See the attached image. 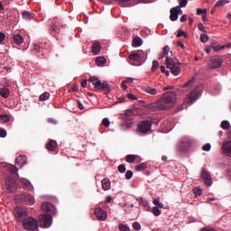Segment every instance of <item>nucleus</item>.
Instances as JSON below:
<instances>
[{"mask_svg": "<svg viewBox=\"0 0 231 231\" xmlns=\"http://www.w3.org/2000/svg\"><path fill=\"white\" fill-rule=\"evenodd\" d=\"M176 102V92L168 91L157 102L149 105L150 109H157L158 111H164L171 109Z\"/></svg>", "mask_w": 231, "mask_h": 231, "instance_id": "f257e3e1", "label": "nucleus"}, {"mask_svg": "<svg viewBox=\"0 0 231 231\" xmlns=\"http://www.w3.org/2000/svg\"><path fill=\"white\" fill-rule=\"evenodd\" d=\"M5 171H8L10 174H13V176H14V179L8 178L5 180L6 190L12 191V189L15 187V178L19 177V169H17V167H15L14 165L7 164L5 165Z\"/></svg>", "mask_w": 231, "mask_h": 231, "instance_id": "f03ea898", "label": "nucleus"}, {"mask_svg": "<svg viewBox=\"0 0 231 231\" xmlns=\"http://www.w3.org/2000/svg\"><path fill=\"white\" fill-rule=\"evenodd\" d=\"M134 115L132 110H126L124 116V122L121 125L122 129H131L134 124Z\"/></svg>", "mask_w": 231, "mask_h": 231, "instance_id": "7ed1b4c3", "label": "nucleus"}, {"mask_svg": "<svg viewBox=\"0 0 231 231\" xmlns=\"http://www.w3.org/2000/svg\"><path fill=\"white\" fill-rule=\"evenodd\" d=\"M166 67L171 70V73L172 75L178 76L180 75V71L181 70V68H180V63L174 62V60L171 58L166 57Z\"/></svg>", "mask_w": 231, "mask_h": 231, "instance_id": "20e7f679", "label": "nucleus"}, {"mask_svg": "<svg viewBox=\"0 0 231 231\" xmlns=\"http://www.w3.org/2000/svg\"><path fill=\"white\" fill-rule=\"evenodd\" d=\"M151 127H152V121L144 120L138 123L137 132L139 134H147L149 131H151Z\"/></svg>", "mask_w": 231, "mask_h": 231, "instance_id": "39448f33", "label": "nucleus"}, {"mask_svg": "<svg viewBox=\"0 0 231 231\" xmlns=\"http://www.w3.org/2000/svg\"><path fill=\"white\" fill-rule=\"evenodd\" d=\"M199 96V94L198 93V91L196 90L191 91L189 95H188V97L184 99L183 105H181L179 111H181L184 107H187L188 106H192V104L196 102V99L198 98Z\"/></svg>", "mask_w": 231, "mask_h": 231, "instance_id": "423d86ee", "label": "nucleus"}, {"mask_svg": "<svg viewBox=\"0 0 231 231\" xmlns=\"http://www.w3.org/2000/svg\"><path fill=\"white\" fill-rule=\"evenodd\" d=\"M23 226L26 230H32L35 231L39 228V225L37 224V221L35 218L29 217L23 220Z\"/></svg>", "mask_w": 231, "mask_h": 231, "instance_id": "0eeeda50", "label": "nucleus"}, {"mask_svg": "<svg viewBox=\"0 0 231 231\" xmlns=\"http://www.w3.org/2000/svg\"><path fill=\"white\" fill-rule=\"evenodd\" d=\"M39 221L42 228H50L51 226L52 217L50 214H43L39 216Z\"/></svg>", "mask_w": 231, "mask_h": 231, "instance_id": "6e6552de", "label": "nucleus"}, {"mask_svg": "<svg viewBox=\"0 0 231 231\" xmlns=\"http://www.w3.org/2000/svg\"><path fill=\"white\" fill-rule=\"evenodd\" d=\"M222 65L223 60H221L219 56H213L209 60L208 68H209V69H217V68H221Z\"/></svg>", "mask_w": 231, "mask_h": 231, "instance_id": "1a4fd4ad", "label": "nucleus"}, {"mask_svg": "<svg viewBox=\"0 0 231 231\" xmlns=\"http://www.w3.org/2000/svg\"><path fill=\"white\" fill-rule=\"evenodd\" d=\"M21 203H25L26 205H33L35 203V198L30 193H23L18 197Z\"/></svg>", "mask_w": 231, "mask_h": 231, "instance_id": "9d476101", "label": "nucleus"}, {"mask_svg": "<svg viewBox=\"0 0 231 231\" xmlns=\"http://www.w3.org/2000/svg\"><path fill=\"white\" fill-rule=\"evenodd\" d=\"M42 210H43V212H47L50 216H55L57 214V208L50 202H43L42 204Z\"/></svg>", "mask_w": 231, "mask_h": 231, "instance_id": "9b49d317", "label": "nucleus"}, {"mask_svg": "<svg viewBox=\"0 0 231 231\" xmlns=\"http://www.w3.org/2000/svg\"><path fill=\"white\" fill-rule=\"evenodd\" d=\"M14 216L18 219V221H23L24 217H28V212H26V209L16 207L13 212Z\"/></svg>", "mask_w": 231, "mask_h": 231, "instance_id": "f8f14e48", "label": "nucleus"}, {"mask_svg": "<svg viewBox=\"0 0 231 231\" xmlns=\"http://www.w3.org/2000/svg\"><path fill=\"white\" fill-rule=\"evenodd\" d=\"M170 19L171 21L174 22V21H178V14H183V12L181 11V7L180 5L173 7L171 9L170 11Z\"/></svg>", "mask_w": 231, "mask_h": 231, "instance_id": "ddd939ff", "label": "nucleus"}, {"mask_svg": "<svg viewBox=\"0 0 231 231\" xmlns=\"http://www.w3.org/2000/svg\"><path fill=\"white\" fill-rule=\"evenodd\" d=\"M94 214L99 221H106V219H107V213H106V211L100 208H97Z\"/></svg>", "mask_w": 231, "mask_h": 231, "instance_id": "4468645a", "label": "nucleus"}, {"mask_svg": "<svg viewBox=\"0 0 231 231\" xmlns=\"http://www.w3.org/2000/svg\"><path fill=\"white\" fill-rule=\"evenodd\" d=\"M98 89L99 91H106V93H109L111 91V88H109V83L107 81H101L99 80L96 88Z\"/></svg>", "mask_w": 231, "mask_h": 231, "instance_id": "2eb2a0df", "label": "nucleus"}, {"mask_svg": "<svg viewBox=\"0 0 231 231\" xmlns=\"http://www.w3.org/2000/svg\"><path fill=\"white\" fill-rule=\"evenodd\" d=\"M201 178L204 180L208 187H210V185H212V176H210V172H208L207 170H202Z\"/></svg>", "mask_w": 231, "mask_h": 231, "instance_id": "dca6fc26", "label": "nucleus"}, {"mask_svg": "<svg viewBox=\"0 0 231 231\" xmlns=\"http://www.w3.org/2000/svg\"><path fill=\"white\" fill-rule=\"evenodd\" d=\"M190 145H192V141L183 139L180 144V149L182 152H185V151H189V149H190Z\"/></svg>", "mask_w": 231, "mask_h": 231, "instance_id": "f3484780", "label": "nucleus"}, {"mask_svg": "<svg viewBox=\"0 0 231 231\" xmlns=\"http://www.w3.org/2000/svg\"><path fill=\"white\" fill-rule=\"evenodd\" d=\"M60 20L57 18L52 19L51 21V30L54 33H60Z\"/></svg>", "mask_w": 231, "mask_h": 231, "instance_id": "a211bd4d", "label": "nucleus"}, {"mask_svg": "<svg viewBox=\"0 0 231 231\" xmlns=\"http://www.w3.org/2000/svg\"><path fill=\"white\" fill-rule=\"evenodd\" d=\"M222 151H223L224 154L231 157V141L225 142L222 144Z\"/></svg>", "mask_w": 231, "mask_h": 231, "instance_id": "6ab92c4d", "label": "nucleus"}, {"mask_svg": "<svg viewBox=\"0 0 231 231\" xmlns=\"http://www.w3.org/2000/svg\"><path fill=\"white\" fill-rule=\"evenodd\" d=\"M21 183L25 190H33V185H32V182H30V180L26 179H22Z\"/></svg>", "mask_w": 231, "mask_h": 231, "instance_id": "aec40b11", "label": "nucleus"}, {"mask_svg": "<svg viewBox=\"0 0 231 231\" xmlns=\"http://www.w3.org/2000/svg\"><path fill=\"white\" fill-rule=\"evenodd\" d=\"M12 42H14V44H17V45L23 44V42H24V38H23V36H21V34H14L13 36Z\"/></svg>", "mask_w": 231, "mask_h": 231, "instance_id": "412c9836", "label": "nucleus"}, {"mask_svg": "<svg viewBox=\"0 0 231 231\" xmlns=\"http://www.w3.org/2000/svg\"><path fill=\"white\" fill-rule=\"evenodd\" d=\"M57 146H58L57 141L50 140L49 143L46 144V149H48L49 151L53 152V151H55V149H57Z\"/></svg>", "mask_w": 231, "mask_h": 231, "instance_id": "4be33fe9", "label": "nucleus"}, {"mask_svg": "<svg viewBox=\"0 0 231 231\" xmlns=\"http://www.w3.org/2000/svg\"><path fill=\"white\" fill-rule=\"evenodd\" d=\"M143 44V40H142V38H140V36H136L135 38L133 39L132 46L134 48H138V47L142 46Z\"/></svg>", "mask_w": 231, "mask_h": 231, "instance_id": "5701e85b", "label": "nucleus"}, {"mask_svg": "<svg viewBox=\"0 0 231 231\" xmlns=\"http://www.w3.org/2000/svg\"><path fill=\"white\" fill-rule=\"evenodd\" d=\"M143 90L145 91V93H148V95H152V96L158 95V93H159L158 89L149 87V86H144Z\"/></svg>", "mask_w": 231, "mask_h": 231, "instance_id": "b1692460", "label": "nucleus"}, {"mask_svg": "<svg viewBox=\"0 0 231 231\" xmlns=\"http://www.w3.org/2000/svg\"><path fill=\"white\" fill-rule=\"evenodd\" d=\"M26 156L24 155H20L15 159V164L16 165H21V167H23V165H26Z\"/></svg>", "mask_w": 231, "mask_h": 231, "instance_id": "393cba45", "label": "nucleus"}, {"mask_svg": "<svg viewBox=\"0 0 231 231\" xmlns=\"http://www.w3.org/2000/svg\"><path fill=\"white\" fill-rule=\"evenodd\" d=\"M103 190H110L111 189V181L109 179L106 178L101 180Z\"/></svg>", "mask_w": 231, "mask_h": 231, "instance_id": "a878e982", "label": "nucleus"}, {"mask_svg": "<svg viewBox=\"0 0 231 231\" xmlns=\"http://www.w3.org/2000/svg\"><path fill=\"white\" fill-rule=\"evenodd\" d=\"M92 53L98 55L100 53V42H96L92 44Z\"/></svg>", "mask_w": 231, "mask_h": 231, "instance_id": "bb28decb", "label": "nucleus"}, {"mask_svg": "<svg viewBox=\"0 0 231 231\" xmlns=\"http://www.w3.org/2000/svg\"><path fill=\"white\" fill-rule=\"evenodd\" d=\"M129 60L133 62H140V54L138 52H134L128 56Z\"/></svg>", "mask_w": 231, "mask_h": 231, "instance_id": "cd10ccee", "label": "nucleus"}, {"mask_svg": "<svg viewBox=\"0 0 231 231\" xmlns=\"http://www.w3.org/2000/svg\"><path fill=\"white\" fill-rule=\"evenodd\" d=\"M22 15H23V19H24L25 21H32V19H33V14H32V13L28 11H23L22 13Z\"/></svg>", "mask_w": 231, "mask_h": 231, "instance_id": "c85d7f7f", "label": "nucleus"}, {"mask_svg": "<svg viewBox=\"0 0 231 231\" xmlns=\"http://www.w3.org/2000/svg\"><path fill=\"white\" fill-rule=\"evenodd\" d=\"M0 95L3 98H8V97H10V90L6 88H3L0 90Z\"/></svg>", "mask_w": 231, "mask_h": 231, "instance_id": "c756f323", "label": "nucleus"}, {"mask_svg": "<svg viewBox=\"0 0 231 231\" xmlns=\"http://www.w3.org/2000/svg\"><path fill=\"white\" fill-rule=\"evenodd\" d=\"M230 3V0H218L215 4V8H220L221 6H225V5H228Z\"/></svg>", "mask_w": 231, "mask_h": 231, "instance_id": "7c9ffc66", "label": "nucleus"}, {"mask_svg": "<svg viewBox=\"0 0 231 231\" xmlns=\"http://www.w3.org/2000/svg\"><path fill=\"white\" fill-rule=\"evenodd\" d=\"M106 62H107V60L104 57H97L96 59L97 66H104V64H106Z\"/></svg>", "mask_w": 231, "mask_h": 231, "instance_id": "2f4dec72", "label": "nucleus"}, {"mask_svg": "<svg viewBox=\"0 0 231 231\" xmlns=\"http://www.w3.org/2000/svg\"><path fill=\"white\" fill-rule=\"evenodd\" d=\"M6 122H10V116L0 115V124H6Z\"/></svg>", "mask_w": 231, "mask_h": 231, "instance_id": "473e14b6", "label": "nucleus"}, {"mask_svg": "<svg viewBox=\"0 0 231 231\" xmlns=\"http://www.w3.org/2000/svg\"><path fill=\"white\" fill-rule=\"evenodd\" d=\"M127 163H134V160H136V155H126L125 157Z\"/></svg>", "mask_w": 231, "mask_h": 231, "instance_id": "72a5a7b5", "label": "nucleus"}, {"mask_svg": "<svg viewBox=\"0 0 231 231\" xmlns=\"http://www.w3.org/2000/svg\"><path fill=\"white\" fill-rule=\"evenodd\" d=\"M145 169H147V164H145L144 162L135 166V171H145Z\"/></svg>", "mask_w": 231, "mask_h": 231, "instance_id": "f704fd0d", "label": "nucleus"}, {"mask_svg": "<svg viewBox=\"0 0 231 231\" xmlns=\"http://www.w3.org/2000/svg\"><path fill=\"white\" fill-rule=\"evenodd\" d=\"M99 79L98 78H96V77H91L89 78L88 79V82H91L94 86V88H96V87L97 86V83L99 82Z\"/></svg>", "mask_w": 231, "mask_h": 231, "instance_id": "c9c22d12", "label": "nucleus"}, {"mask_svg": "<svg viewBox=\"0 0 231 231\" xmlns=\"http://www.w3.org/2000/svg\"><path fill=\"white\" fill-rule=\"evenodd\" d=\"M42 50V46H41L37 43H34L32 45V51H36V53H39V52H41Z\"/></svg>", "mask_w": 231, "mask_h": 231, "instance_id": "e433bc0d", "label": "nucleus"}, {"mask_svg": "<svg viewBox=\"0 0 231 231\" xmlns=\"http://www.w3.org/2000/svg\"><path fill=\"white\" fill-rule=\"evenodd\" d=\"M152 213L153 214V216H161L162 210H160V208H158V207H153L152 209Z\"/></svg>", "mask_w": 231, "mask_h": 231, "instance_id": "4c0bfd02", "label": "nucleus"}, {"mask_svg": "<svg viewBox=\"0 0 231 231\" xmlns=\"http://www.w3.org/2000/svg\"><path fill=\"white\" fill-rule=\"evenodd\" d=\"M220 125L224 130L230 128V123L228 121H222Z\"/></svg>", "mask_w": 231, "mask_h": 231, "instance_id": "58836bf2", "label": "nucleus"}, {"mask_svg": "<svg viewBox=\"0 0 231 231\" xmlns=\"http://www.w3.org/2000/svg\"><path fill=\"white\" fill-rule=\"evenodd\" d=\"M158 68H160V63L158 62V60H153L152 66V71H156Z\"/></svg>", "mask_w": 231, "mask_h": 231, "instance_id": "ea45409f", "label": "nucleus"}, {"mask_svg": "<svg viewBox=\"0 0 231 231\" xmlns=\"http://www.w3.org/2000/svg\"><path fill=\"white\" fill-rule=\"evenodd\" d=\"M48 98H50V93L48 92H45L40 96V100L45 101L48 100Z\"/></svg>", "mask_w": 231, "mask_h": 231, "instance_id": "a19ab883", "label": "nucleus"}, {"mask_svg": "<svg viewBox=\"0 0 231 231\" xmlns=\"http://www.w3.org/2000/svg\"><path fill=\"white\" fill-rule=\"evenodd\" d=\"M210 38L208 37V35H207V34H201L200 35V41H201V42H203L204 44H205V42H208V40H209Z\"/></svg>", "mask_w": 231, "mask_h": 231, "instance_id": "79ce46f5", "label": "nucleus"}, {"mask_svg": "<svg viewBox=\"0 0 231 231\" xmlns=\"http://www.w3.org/2000/svg\"><path fill=\"white\" fill-rule=\"evenodd\" d=\"M211 46L214 51H220V50H225V46L223 45H211Z\"/></svg>", "mask_w": 231, "mask_h": 231, "instance_id": "37998d69", "label": "nucleus"}, {"mask_svg": "<svg viewBox=\"0 0 231 231\" xmlns=\"http://www.w3.org/2000/svg\"><path fill=\"white\" fill-rule=\"evenodd\" d=\"M194 82H196V79L192 78L186 84H184V88H192V84H194Z\"/></svg>", "mask_w": 231, "mask_h": 231, "instance_id": "c03bdc74", "label": "nucleus"}, {"mask_svg": "<svg viewBox=\"0 0 231 231\" xmlns=\"http://www.w3.org/2000/svg\"><path fill=\"white\" fill-rule=\"evenodd\" d=\"M193 193L195 194L196 198H198V196H201L203 194V190H201V189H193Z\"/></svg>", "mask_w": 231, "mask_h": 231, "instance_id": "a18cd8bd", "label": "nucleus"}, {"mask_svg": "<svg viewBox=\"0 0 231 231\" xmlns=\"http://www.w3.org/2000/svg\"><path fill=\"white\" fill-rule=\"evenodd\" d=\"M117 170L119 171V172H120L121 174L125 173V171H126L125 165V164H120V165L118 166Z\"/></svg>", "mask_w": 231, "mask_h": 231, "instance_id": "49530a36", "label": "nucleus"}, {"mask_svg": "<svg viewBox=\"0 0 231 231\" xmlns=\"http://www.w3.org/2000/svg\"><path fill=\"white\" fill-rule=\"evenodd\" d=\"M133 228L136 231H139V230H142V226L138 222H134Z\"/></svg>", "mask_w": 231, "mask_h": 231, "instance_id": "de8ad7c7", "label": "nucleus"}, {"mask_svg": "<svg viewBox=\"0 0 231 231\" xmlns=\"http://www.w3.org/2000/svg\"><path fill=\"white\" fill-rule=\"evenodd\" d=\"M119 230L120 231H131V229H129V226H127L124 224H119Z\"/></svg>", "mask_w": 231, "mask_h": 231, "instance_id": "09e8293b", "label": "nucleus"}, {"mask_svg": "<svg viewBox=\"0 0 231 231\" xmlns=\"http://www.w3.org/2000/svg\"><path fill=\"white\" fill-rule=\"evenodd\" d=\"M212 145H210V143H206L202 146V151H206L207 152H208V151H210Z\"/></svg>", "mask_w": 231, "mask_h": 231, "instance_id": "8fccbe9b", "label": "nucleus"}, {"mask_svg": "<svg viewBox=\"0 0 231 231\" xmlns=\"http://www.w3.org/2000/svg\"><path fill=\"white\" fill-rule=\"evenodd\" d=\"M177 37H185V39H187V37H189V36L185 33L184 31L179 30V31H178Z\"/></svg>", "mask_w": 231, "mask_h": 231, "instance_id": "3c124183", "label": "nucleus"}, {"mask_svg": "<svg viewBox=\"0 0 231 231\" xmlns=\"http://www.w3.org/2000/svg\"><path fill=\"white\" fill-rule=\"evenodd\" d=\"M102 124H103V125H104L105 127H109V125H111V123L109 122V119H107V118H104V119L102 120Z\"/></svg>", "mask_w": 231, "mask_h": 231, "instance_id": "603ef678", "label": "nucleus"}, {"mask_svg": "<svg viewBox=\"0 0 231 231\" xmlns=\"http://www.w3.org/2000/svg\"><path fill=\"white\" fill-rule=\"evenodd\" d=\"M6 130L5 128H0V138H6Z\"/></svg>", "mask_w": 231, "mask_h": 231, "instance_id": "864d4df0", "label": "nucleus"}, {"mask_svg": "<svg viewBox=\"0 0 231 231\" xmlns=\"http://www.w3.org/2000/svg\"><path fill=\"white\" fill-rule=\"evenodd\" d=\"M139 204L142 207H147V205H149V202L146 199H141V200L139 201Z\"/></svg>", "mask_w": 231, "mask_h": 231, "instance_id": "5fc2aeb1", "label": "nucleus"}, {"mask_svg": "<svg viewBox=\"0 0 231 231\" xmlns=\"http://www.w3.org/2000/svg\"><path fill=\"white\" fill-rule=\"evenodd\" d=\"M180 3V6H181V8H185V6H187V4L189 3V1L187 0H179Z\"/></svg>", "mask_w": 231, "mask_h": 231, "instance_id": "6e6d98bb", "label": "nucleus"}, {"mask_svg": "<svg viewBox=\"0 0 231 231\" xmlns=\"http://www.w3.org/2000/svg\"><path fill=\"white\" fill-rule=\"evenodd\" d=\"M125 176V180H131V178H133V171H127Z\"/></svg>", "mask_w": 231, "mask_h": 231, "instance_id": "4d7b16f0", "label": "nucleus"}, {"mask_svg": "<svg viewBox=\"0 0 231 231\" xmlns=\"http://www.w3.org/2000/svg\"><path fill=\"white\" fill-rule=\"evenodd\" d=\"M124 102H125V96H122V97H118V99L116 102V104H122Z\"/></svg>", "mask_w": 231, "mask_h": 231, "instance_id": "13d9d810", "label": "nucleus"}, {"mask_svg": "<svg viewBox=\"0 0 231 231\" xmlns=\"http://www.w3.org/2000/svg\"><path fill=\"white\" fill-rule=\"evenodd\" d=\"M203 14H207V9H204V10L200 8L197 9L198 15H203Z\"/></svg>", "mask_w": 231, "mask_h": 231, "instance_id": "bf43d9fd", "label": "nucleus"}, {"mask_svg": "<svg viewBox=\"0 0 231 231\" xmlns=\"http://www.w3.org/2000/svg\"><path fill=\"white\" fill-rule=\"evenodd\" d=\"M199 32H203V33H207V30L205 29V25H203V23L199 24Z\"/></svg>", "mask_w": 231, "mask_h": 231, "instance_id": "052dcab7", "label": "nucleus"}, {"mask_svg": "<svg viewBox=\"0 0 231 231\" xmlns=\"http://www.w3.org/2000/svg\"><path fill=\"white\" fill-rule=\"evenodd\" d=\"M169 51H171V48L168 45L164 46L163 54L164 55H169Z\"/></svg>", "mask_w": 231, "mask_h": 231, "instance_id": "680f3d73", "label": "nucleus"}, {"mask_svg": "<svg viewBox=\"0 0 231 231\" xmlns=\"http://www.w3.org/2000/svg\"><path fill=\"white\" fill-rule=\"evenodd\" d=\"M125 84H133L134 82V79L133 78H127L125 80H124Z\"/></svg>", "mask_w": 231, "mask_h": 231, "instance_id": "e2e57ef3", "label": "nucleus"}, {"mask_svg": "<svg viewBox=\"0 0 231 231\" xmlns=\"http://www.w3.org/2000/svg\"><path fill=\"white\" fill-rule=\"evenodd\" d=\"M127 98H129L130 100H136V96H134V94H127Z\"/></svg>", "mask_w": 231, "mask_h": 231, "instance_id": "0e129e2a", "label": "nucleus"}, {"mask_svg": "<svg viewBox=\"0 0 231 231\" xmlns=\"http://www.w3.org/2000/svg\"><path fill=\"white\" fill-rule=\"evenodd\" d=\"M200 231H216V229L206 226V227H202Z\"/></svg>", "mask_w": 231, "mask_h": 231, "instance_id": "69168bd1", "label": "nucleus"}, {"mask_svg": "<svg viewBox=\"0 0 231 231\" xmlns=\"http://www.w3.org/2000/svg\"><path fill=\"white\" fill-rule=\"evenodd\" d=\"M187 21V14H183L181 17H180V23H185Z\"/></svg>", "mask_w": 231, "mask_h": 231, "instance_id": "338daca9", "label": "nucleus"}, {"mask_svg": "<svg viewBox=\"0 0 231 231\" xmlns=\"http://www.w3.org/2000/svg\"><path fill=\"white\" fill-rule=\"evenodd\" d=\"M212 45L211 46H209V47H207L206 48V53H208V54H209L210 53V51H212Z\"/></svg>", "mask_w": 231, "mask_h": 231, "instance_id": "774afa93", "label": "nucleus"}]
</instances>
